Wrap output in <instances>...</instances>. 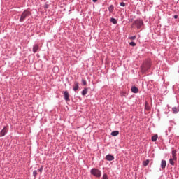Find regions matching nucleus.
Instances as JSON below:
<instances>
[{
	"label": "nucleus",
	"mask_w": 179,
	"mask_h": 179,
	"mask_svg": "<svg viewBox=\"0 0 179 179\" xmlns=\"http://www.w3.org/2000/svg\"><path fill=\"white\" fill-rule=\"evenodd\" d=\"M152 66V62L150 59H146L143 62L141 65V69L143 72H146V71H149L150 67Z\"/></svg>",
	"instance_id": "1"
},
{
	"label": "nucleus",
	"mask_w": 179,
	"mask_h": 179,
	"mask_svg": "<svg viewBox=\"0 0 179 179\" xmlns=\"http://www.w3.org/2000/svg\"><path fill=\"white\" fill-rule=\"evenodd\" d=\"M143 20H142L141 18H138L133 22L131 27H136L139 30L142 29V26H143Z\"/></svg>",
	"instance_id": "2"
},
{
	"label": "nucleus",
	"mask_w": 179,
	"mask_h": 179,
	"mask_svg": "<svg viewBox=\"0 0 179 179\" xmlns=\"http://www.w3.org/2000/svg\"><path fill=\"white\" fill-rule=\"evenodd\" d=\"M29 16H31V12L28 10H24L21 14V16L20 17V22H24L26 20V18L29 17Z\"/></svg>",
	"instance_id": "3"
},
{
	"label": "nucleus",
	"mask_w": 179,
	"mask_h": 179,
	"mask_svg": "<svg viewBox=\"0 0 179 179\" xmlns=\"http://www.w3.org/2000/svg\"><path fill=\"white\" fill-rule=\"evenodd\" d=\"M90 174L94 176V177H96V178H100L101 177V171L97 168H92L90 170Z\"/></svg>",
	"instance_id": "4"
},
{
	"label": "nucleus",
	"mask_w": 179,
	"mask_h": 179,
	"mask_svg": "<svg viewBox=\"0 0 179 179\" xmlns=\"http://www.w3.org/2000/svg\"><path fill=\"white\" fill-rule=\"evenodd\" d=\"M8 134V127L4 126L2 130L0 131V138L5 136Z\"/></svg>",
	"instance_id": "5"
},
{
	"label": "nucleus",
	"mask_w": 179,
	"mask_h": 179,
	"mask_svg": "<svg viewBox=\"0 0 179 179\" xmlns=\"http://www.w3.org/2000/svg\"><path fill=\"white\" fill-rule=\"evenodd\" d=\"M64 98L66 101H71V99H69V92L68 91H64L63 92Z\"/></svg>",
	"instance_id": "6"
},
{
	"label": "nucleus",
	"mask_w": 179,
	"mask_h": 179,
	"mask_svg": "<svg viewBox=\"0 0 179 179\" xmlns=\"http://www.w3.org/2000/svg\"><path fill=\"white\" fill-rule=\"evenodd\" d=\"M106 160H107L108 162H113V160H114V157L113 155L111 154H108L106 156Z\"/></svg>",
	"instance_id": "7"
},
{
	"label": "nucleus",
	"mask_w": 179,
	"mask_h": 179,
	"mask_svg": "<svg viewBox=\"0 0 179 179\" xmlns=\"http://www.w3.org/2000/svg\"><path fill=\"white\" fill-rule=\"evenodd\" d=\"M38 50H40V47L38 46V45L34 44L33 45V50H32L34 54H36V52H37V51H38Z\"/></svg>",
	"instance_id": "8"
},
{
	"label": "nucleus",
	"mask_w": 179,
	"mask_h": 179,
	"mask_svg": "<svg viewBox=\"0 0 179 179\" xmlns=\"http://www.w3.org/2000/svg\"><path fill=\"white\" fill-rule=\"evenodd\" d=\"M131 91L132 92V93L136 94L139 92V89L135 86H133L131 88Z\"/></svg>",
	"instance_id": "9"
},
{
	"label": "nucleus",
	"mask_w": 179,
	"mask_h": 179,
	"mask_svg": "<svg viewBox=\"0 0 179 179\" xmlns=\"http://www.w3.org/2000/svg\"><path fill=\"white\" fill-rule=\"evenodd\" d=\"M79 89V83L78 81H75L74 83V87H73V90L74 92H76Z\"/></svg>",
	"instance_id": "10"
},
{
	"label": "nucleus",
	"mask_w": 179,
	"mask_h": 179,
	"mask_svg": "<svg viewBox=\"0 0 179 179\" xmlns=\"http://www.w3.org/2000/svg\"><path fill=\"white\" fill-rule=\"evenodd\" d=\"M167 164V162H166V160L163 159L161 162V168L162 169H166V166Z\"/></svg>",
	"instance_id": "11"
},
{
	"label": "nucleus",
	"mask_w": 179,
	"mask_h": 179,
	"mask_svg": "<svg viewBox=\"0 0 179 179\" xmlns=\"http://www.w3.org/2000/svg\"><path fill=\"white\" fill-rule=\"evenodd\" d=\"M88 91H89V88H84L81 92L82 96H86V94H87Z\"/></svg>",
	"instance_id": "12"
},
{
	"label": "nucleus",
	"mask_w": 179,
	"mask_h": 179,
	"mask_svg": "<svg viewBox=\"0 0 179 179\" xmlns=\"http://www.w3.org/2000/svg\"><path fill=\"white\" fill-rule=\"evenodd\" d=\"M179 111V106L177 108V107H173L172 108V113L173 114H177V113H178Z\"/></svg>",
	"instance_id": "13"
},
{
	"label": "nucleus",
	"mask_w": 179,
	"mask_h": 179,
	"mask_svg": "<svg viewBox=\"0 0 179 179\" xmlns=\"http://www.w3.org/2000/svg\"><path fill=\"white\" fill-rule=\"evenodd\" d=\"M171 154H172V158L177 159V150H172Z\"/></svg>",
	"instance_id": "14"
},
{
	"label": "nucleus",
	"mask_w": 179,
	"mask_h": 179,
	"mask_svg": "<svg viewBox=\"0 0 179 179\" xmlns=\"http://www.w3.org/2000/svg\"><path fill=\"white\" fill-rule=\"evenodd\" d=\"M110 135L112 136H118V135H120V131H112Z\"/></svg>",
	"instance_id": "15"
},
{
	"label": "nucleus",
	"mask_w": 179,
	"mask_h": 179,
	"mask_svg": "<svg viewBox=\"0 0 179 179\" xmlns=\"http://www.w3.org/2000/svg\"><path fill=\"white\" fill-rule=\"evenodd\" d=\"M157 138H159V136L155 134L151 137V140L152 142H156L157 141Z\"/></svg>",
	"instance_id": "16"
},
{
	"label": "nucleus",
	"mask_w": 179,
	"mask_h": 179,
	"mask_svg": "<svg viewBox=\"0 0 179 179\" xmlns=\"http://www.w3.org/2000/svg\"><path fill=\"white\" fill-rule=\"evenodd\" d=\"M145 110H146L147 111L150 110V106H149V103H148V101L145 102Z\"/></svg>",
	"instance_id": "17"
},
{
	"label": "nucleus",
	"mask_w": 179,
	"mask_h": 179,
	"mask_svg": "<svg viewBox=\"0 0 179 179\" xmlns=\"http://www.w3.org/2000/svg\"><path fill=\"white\" fill-rule=\"evenodd\" d=\"M108 11L110 12V13H113V12H114V6L113 5H110L108 8Z\"/></svg>",
	"instance_id": "18"
},
{
	"label": "nucleus",
	"mask_w": 179,
	"mask_h": 179,
	"mask_svg": "<svg viewBox=\"0 0 179 179\" xmlns=\"http://www.w3.org/2000/svg\"><path fill=\"white\" fill-rule=\"evenodd\" d=\"M174 160H177V159H173V158L169 159V164H171V166H174L175 164Z\"/></svg>",
	"instance_id": "19"
},
{
	"label": "nucleus",
	"mask_w": 179,
	"mask_h": 179,
	"mask_svg": "<svg viewBox=\"0 0 179 179\" xmlns=\"http://www.w3.org/2000/svg\"><path fill=\"white\" fill-rule=\"evenodd\" d=\"M110 22L113 23V24H117V20L114 17L110 18Z\"/></svg>",
	"instance_id": "20"
},
{
	"label": "nucleus",
	"mask_w": 179,
	"mask_h": 179,
	"mask_svg": "<svg viewBox=\"0 0 179 179\" xmlns=\"http://www.w3.org/2000/svg\"><path fill=\"white\" fill-rule=\"evenodd\" d=\"M148 164H149V159H147L143 162V166H144L145 167H146Z\"/></svg>",
	"instance_id": "21"
},
{
	"label": "nucleus",
	"mask_w": 179,
	"mask_h": 179,
	"mask_svg": "<svg viewBox=\"0 0 179 179\" xmlns=\"http://www.w3.org/2000/svg\"><path fill=\"white\" fill-rule=\"evenodd\" d=\"M127 95L128 94H127V92H120V96L121 97H127Z\"/></svg>",
	"instance_id": "22"
},
{
	"label": "nucleus",
	"mask_w": 179,
	"mask_h": 179,
	"mask_svg": "<svg viewBox=\"0 0 179 179\" xmlns=\"http://www.w3.org/2000/svg\"><path fill=\"white\" fill-rule=\"evenodd\" d=\"M33 176H34V178H36V177H37V170H34L33 171Z\"/></svg>",
	"instance_id": "23"
},
{
	"label": "nucleus",
	"mask_w": 179,
	"mask_h": 179,
	"mask_svg": "<svg viewBox=\"0 0 179 179\" xmlns=\"http://www.w3.org/2000/svg\"><path fill=\"white\" fill-rule=\"evenodd\" d=\"M102 179H108V175H107V173H103Z\"/></svg>",
	"instance_id": "24"
},
{
	"label": "nucleus",
	"mask_w": 179,
	"mask_h": 179,
	"mask_svg": "<svg viewBox=\"0 0 179 179\" xmlns=\"http://www.w3.org/2000/svg\"><path fill=\"white\" fill-rule=\"evenodd\" d=\"M129 45H131V47H135L136 45V43L134 41H131L129 43Z\"/></svg>",
	"instance_id": "25"
},
{
	"label": "nucleus",
	"mask_w": 179,
	"mask_h": 179,
	"mask_svg": "<svg viewBox=\"0 0 179 179\" xmlns=\"http://www.w3.org/2000/svg\"><path fill=\"white\" fill-rule=\"evenodd\" d=\"M82 83L84 86H86V85H87V82L85 79H82Z\"/></svg>",
	"instance_id": "26"
},
{
	"label": "nucleus",
	"mask_w": 179,
	"mask_h": 179,
	"mask_svg": "<svg viewBox=\"0 0 179 179\" xmlns=\"http://www.w3.org/2000/svg\"><path fill=\"white\" fill-rule=\"evenodd\" d=\"M129 38L130 40H136V36H130V37H129Z\"/></svg>",
	"instance_id": "27"
},
{
	"label": "nucleus",
	"mask_w": 179,
	"mask_h": 179,
	"mask_svg": "<svg viewBox=\"0 0 179 179\" xmlns=\"http://www.w3.org/2000/svg\"><path fill=\"white\" fill-rule=\"evenodd\" d=\"M44 166H41L40 169H38V171H40V173H43V169Z\"/></svg>",
	"instance_id": "28"
},
{
	"label": "nucleus",
	"mask_w": 179,
	"mask_h": 179,
	"mask_svg": "<svg viewBox=\"0 0 179 179\" xmlns=\"http://www.w3.org/2000/svg\"><path fill=\"white\" fill-rule=\"evenodd\" d=\"M120 6H122V7L125 6V3L121 2L120 3Z\"/></svg>",
	"instance_id": "29"
},
{
	"label": "nucleus",
	"mask_w": 179,
	"mask_h": 179,
	"mask_svg": "<svg viewBox=\"0 0 179 179\" xmlns=\"http://www.w3.org/2000/svg\"><path fill=\"white\" fill-rule=\"evenodd\" d=\"M44 9H48V4H45Z\"/></svg>",
	"instance_id": "30"
},
{
	"label": "nucleus",
	"mask_w": 179,
	"mask_h": 179,
	"mask_svg": "<svg viewBox=\"0 0 179 179\" xmlns=\"http://www.w3.org/2000/svg\"><path fill=\"white\" fill-rule=\"evenodd\" d=\"M173 17H174V19H178V15H175L173 16Z\"/></svg>",
	"instance_id": "31"
},
{
	"label": "nucleus",
	"mask_w": 179,
	"mask_h": 179,
	"mask_svg": "<svg viewBox=\"0 0 179 179\" xmlns=\"http://www.w3.org/2000/svg\"><path fill=\"white\" fill-rule=\"evenodd\" d=\"M132 22V20H129V22Z\"/></svg>",
	"instance_id": "32"
},
{
	"label": "nucleus",
	"mask_w": 179,
	"mask_h": 179,
	"mask_svg": "<svg viewBox=\"0 0 179 179\" xmlns=\"http://www.w3.org/2000/svg\"><path fill=\"white\" fill-rule=\"evenodd\" d=\"M94 2H97L96 1H94Z\"/></svg>",
	"instance_id": "33"
},
{
	"label": "nucleus",
	"mask_w": 179,
	"mask_h": 179,
	"mask_svg": "<svg viewBox=\"0 0 179 179\" xmlns=\"http://www.w3.org/2000/svg\"><path fill=\"white\" fill-rule=\"evenodd\" d=\"M92 1H97V0H92Z\"/></svg>",
	"instance_id": "34"
}]
</instances>
